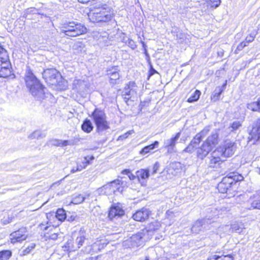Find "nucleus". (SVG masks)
I'll return each mask as SVG.
<instances>
[{"instance_id":"b1692460","label":"nucleus","mask_w":260,"mask_h":260,"mask_svg":"<svg viewBox=\"0 0 260 260\" xmlns=\"http://www.w3.org/2000/svg\"><path fill=\"white\" fill-rule=\"evenodd\" d=\"M210 151L211 150L203 143L201 146L197 150V157L203 159L209 154Z\"/></svg>"},{"instance_id":"6ab92c4d","label":"nucleus","mask_w":260,"mask_h":260,"mask_svg":"<svg viewBox=\"0 0 260 260\" xmlns=\"http://www.w3.org/2000/svg\"><path fill=\"white\" fill-rule=\"evenodd\" d=\"M250 209L260 210V191H257L251 196L247 201Z\"/></svg>"},{"instance_id":"de8ad7c7","label":"nucleus","mask_w":260,"mask_h":260,"mask_svg":"<svg viewBox=\"0 0 260 260\" xmlns=\"http://www.w3.org/2000/svg\"><path fill=\"white\" fill-rule=\"evenodd\" d=\"M131 173V171L129 169H124L121 171L122 174H126L129 175Z\"/></svg>"},{"instance_id":"7ed1b4c3","label":"nucleus","mask_w":260,"mask_h":260,"mask_svg":"<svg viewBox=\"0 0 260 260\" xmlns=\"http://www.w3.org/2000/svg\"><path fill=\"white\" fill-rule=\"evenodd\" d=\"M115 17L114 11L107 4L101 5L90 10L88 13L89 20L93 23L109 24Z\"/></svg>"},{"instance_id":"7c9ffc66","label":"nucleus","mask_w":260,"mask_h":260,"mask_svg":"<svg viewBox=\"0 0 260 260\" xmlns=\"http://www.w3.org/2000/svg\"><path fill=\"white\" fill-rule=\"evenodd\" d=\"M55 217L62 222L65 220L67 218L66 211L63 208H58L55 212Z\"/></svg>"},{"instance_id":"20e7f679","label":"nucleus","mask_w":260,"mask_h":260,"mask_svg":"<svg viewBox=\"0 0 260 260\" xmlns=\"http://www.w3.org/2000/svg\"><path fill=\"white\" fill-rule=\"evenodd\" d=\"M60 32L67 39L76 38L86 35L88 28L85 24L75 21H66L61 24Z\"/></svg>"},{"instance_id":"c756f323","label":"nucleus","mask_w":260,"mask_h":260,"mask_svg":"<svg viewBox=\"0 0 260 260\" xmlns=\"http://www.w3.org/2000/svg\"><path fill=\"white\" fill-rule=\"evenodd\" d=\"M180 135V132L177 133L174 137L170 139L169 144L166 146V148L168 149V151H169L170 149H173L174 148L177 142V140L179 139Z\"/></svg>"},{"instance_id":"37998d69","label":"nucleus","mask_w":260,"mask_h":260,"mask_svg":"<svg viewBox=\"0 0 260 260\" xmlns=\"http://www.w3.org/2000/svg\"><path fill=\"white\" fill-rule=\"evenodd\" d=\"M157 73H158V72L152 67V65H150L148 71L147 79H149L151 76Z\"/></svg>"},{"instance_id":"49530a36","label":"nucleus","mask_w":260,"mask_h":260,"mask_svg":"<svg viewBox=\"0 0 260 260\" xmlns=\"http://www.w3.org/2000/svg\"><path fill=\"white\" fill-rule=\"evenodd\" d=\"M128 45L132 48L134 49L136 47V45L135 44V42L132 39H129L128 40Z\"/></svg>"},{"instance_id":"f257e3e1","label":"nucleus","mask_w":260,"mask_h":260,"mask_svg":"<svg viewBox=\"0 0 260 260\" xmlns=\"http://www.w3.org/2000/svg\"><path fill=\"white\" fill-rule=\"evenodd\" d=\"M243 179V176L238 172H230L218 183L217 189L219 193L226 194L228 198L235 197L238 193L240 183Z\"/></svg>"},{"instance_id":"f704fd0d","label":"nucleus","mask_w":260,"mask_h":260,"mask_svg":"<svg viewBox=\"0 0 260 260\" xmlns=\"http://www.w3.org/2000/svg\"><path fill=\"white\" fill-rule=\"evenodd\" d=\"M220 252H215L210 254L207 258V260H221L222 254H219Z\"/></svg>"},{"instance_id":"9d476101","label":"nucleus","mask_w":260,"mask_h":260,"mask_svg":"<svg viewBox=\"0 0 260 260\" xmlns=\"http://www.w3.org/2000/svg\"><path fill=\"white\" fill-rule=\"evenodd\" d=\"M138 90V86L135 81H130L125 84L121 96L125 103L127 104L132 97L137 94Z\"/></svg>"},{"instance_id":"e433bc0d","label":"nucleus","mask_w":260,"mask_h":260,"mask_svg":"<svg viewBox=\"0 0 260 260\" xmlns=\"http://www.w3.org/2000/svg\"><path fill=\"white\" fill-rule=\"evenodd\" d=\"M149 227L152 231H155L158 229L160 226V224L158 220H155L149 223Z\"/></svg>"},{"instance_id":"8fccbe9b","label":"nucleus","mask_w":260,"mask_h":260,"mask_svg":"<svg viewBox=\"0 0 260 260\" xmlns=\"http://www.w3.org/2000/svg\"><path fill=\"white\" fill-rule=\"evenodd\" d=\"M217 55L220 57H222L224 55V51L223 50H221L220 51L217 52Z\"/></svg>"},{"instance_id":"423d86ee","label":"nucleus","mask_w":260,"mask_h":260,"mask_svg":"<svg viewBox=\"0 0 260 260\" xmlns=\"http://www.w3.org/2000/svg\"><path fill=\"white\" fill-rule=\"evenodd\" d=\"M15 74L13 70L7 50L0 45V78H14Z\"/></svg>"},{"instance_id":"09e8293b","label":"nucleus","mask_w":260,"mask_h":260,"mask_svg":"<svg viewBox=\"0 0 260 260\" xmlns=\"http://www.w3.org/2000/svg\"><path fill=\"white\" fill-rule=\"evenodd\" d=\"M128 178L131 180H134L135 179H137V177H136V175H135L131 173V174L128 175Z\"/></svg>"},{"instance_id":"3c124183","label":"nucleus","mask_w":260,"mask_h":260,"mask_svg":"<svg viewBox=\"0 0 260 260\" xmlns=\"http://www.w3.org/2000/svg\"><path fill=\"white\" fill-rule=\"evenodd\" d=\"M85 260H97V258L96 257H89L86 258Z\"/></svg>"},{"instance_id":"6e6d98bb","label":"nucleus","mask_w":260,"mask_h":260,"mask_svg":"<svg viewBox=\"0 0 260 260\" xmlns=\"http://www.w3.org/2000/svg\"><path fill=\"white\" fill-rule=\"evenodd\" d=\"M259 173L260 174V167H259Z\"/></svg>"},{"instance_id":"c85d7f7f","label":"nucleus","mask_w":260,"mask_h":260,"mask_svg":"<svg viewBox=\"0 0 260 260\" xmlns=\"http://www.w3.org/2000/svg\"><path fill=\"white\" fill-rule=\"evenodd\" d=\"M113 187L110 182L102 186L101 188V192L104 194L110 196L115 193L113 191Z\"/></svg>"},{"instance_id":"a211bd4d","label":"nucleus","mask_w":260,"mask_h":260,"mask_svg":"<svg viewBox=\"0 0 260 260\" xmlns=\"http://www.w3.org/2000/svg\"><path fill=\"white\" fill-rule=\"evenodd\" d=\"M219 141V134L217 133H214L209 135L203 142V143L212 150L218 144Z\"/></svg>"},{"instance_id":"cd10ccee","label":"nucleus","mask_w":260,"mask_h":260,"mask_svg":"<svg viewBox=\"0 0 260 260\" xmlns=\"http://www.w3.org/2000/svg\"><path fill=\"white\" fill-rule=\"evenodd\" d=\"M247 108L252 112H260V98H258L256 101L248 103Z\"/></svg>"},{"instance_id":"473e14b6","label":"nucleus","mask_w":260,"mask_h":260,"mask_svg":"<svg viewBox=\"0 0 260 260\" xmlns=\"http://www.w3.org/2000/svg\"><path fill=\"white\" fill-rule=\"evenodd\" d=\"M12 255L10 250H3L0 251V260H8Z\"/></svg>"},{"instance_id":"bb28decb","label":"nucleus","mask_w":260,"mask_h":260,"mask_svg":"<svg viewBox=\"0 0 260 260\" xmlns=\"http://www.w3.org/2000/svg\"><path fill=\"white\" fill-rule=\"evenodd\" d=\"M227 85V80H225L224 82L222 84V86L220 87H219V91L217 92L213 93L211 95V100L213 102H216L217 101H218L220 99V96L221 94L224 91L225 87Z\"/></svg>"},{"instance_id":"4be33fe9","label":"nucleus","mask_w":260,"mask_h":260,"mask_svg":"<svg viewBox=\"0 0 260 260\" xmlns=\"http://www.w3.org/2000/svg\"><path fill=\"white\" fill-rule=\"evenodd\" d=\"M158 141H155L152 144L147 145L142 148L139 151V154L142 155H145L148 153H151L152 151L154 149L158 147Z\"/></svg>"},{"instance_id":"ea45409f","label":"nucleus","mask_w":260,"mask_h":260,"mask_svg":"<svg viewBox=\"0 0 260 260\" xmlns=\"http://www.w3.org/2000/svg\"><path fill=\"white\" fill-rule=\"evenodd\" d=\"M241 125L242 124L240 121H234L231 124V127L232 128L233 131H236L241 126Z\"/></svg>"},{"instance_id":"72a5a7b5","label":"nucleus","mask_w":260,"mask_h":260,"mask_svg":"<svg viewBox=\"0 0 260 260\" xmlns=\"http://www.w3.org/2000/svg\"><path fill=\"white\" fill-rule=\"evenodd\" d=\"M85 198L82 194H77L72 199L71 203L75 205L80 204L84 202Z\"/></svg>"},{"instance_id":"2eb2a0df","label":"nucleus","mask_w":260,"mask_h":260,"mask_svg":"<svg viewBox=\"0 0 260 260\" xmlns=\"http://www.w3.org/2000/svg\"><path fill=\"white\" fill-rule=\"evenodd\" d=\"M27 238V234L26 228L21 227L10 234V242L13 244L21 243L26 240Z\"/></svg>"},{"instance_id":"a878e982","label":"nucleus","mask_w":260,"mask_h":260,"mask_svg":"<svg viewBox=\"0 0 260 260\" xmlns=\"http://www.w3.org/2000/svg\"><path fill=\"white\" fill-rule=\"evenodd\" d=\"M113 187V191L115 193L117 192H122L125 188L124 182L120 180L116 179L111 182Z\"/></svg>"},{"instance_id":"c9c22d12","label":"nucleus","mask_w":260,"mask_h":260,"mask_svg":"<svg viewBox=\"0 0 260 260\" xmlns=\"http://www.w3.org/2000/svg\"><path fill=\"white\" fill-rule=\"evenodd\" d=\"M133 133H134V130L128 131L126 132V133H125L124 134L120 135L118 137L117 140L118 141H123V140H125L126 139L128 138L129 137V136Z\"/></svg>"},{"instance_id":"6e6552de","label":"nucleus","mask_w":260,"mask_h":260,"mask_svg":"<svg viewBox=\"0 0 260 260\" xmlns=\"http://www.w3.org/2000/svg\"><path fill=\"white\" fill-rule=\"evenodd\" d=\"M59 224H53L51 219L46 223H41L38 225V228L43 238L46 241L56 240L59 236L58 232H55L56 228Z\"/></svg>"},{"instance_id":"1a4fd4ad","label":"nucleus","mask_w":260,"mask_h":260,"mask_svg":"<svg viewBox=\"0 0 260 260\" xmlns=\"http://www.w3.org/2000/svg\"><path fill=\"white\" fill-rule=\"evenodd\" d=\"M24 80L26 87L31 93H36L40 90L43 91L45 88L40 80L37 78L30 69L26 70Z\"/></svg>"},{"instance_id":"39448f33","label":"nucleus","mask_w":260,"mask_h":260,"mask_svg":"<svg viewBox=\"0 0 260 260\" xmlns=\"http://www.w3.org/2000/svg\"><path fill=\"white\" fill-rule=\"evenodd\" d=\"M42 78L50 87L62 89L65 86L66 80L61 73L55 68H48L42 72Z\"/></svg>"},{"instance_id":"dca6fc26","label":"nucleus","mask_w":260,"mask_h":260,"mask_svg":"<svg viewBox=\"0 0 260 260\" xmlns=\"http://www.w3.org/2000/svg\"><path fill=\"white\" fill-rule=\"evenodd\" d=\"M207 132L208 130L205 132H204V130H202L201 132L196 134L193 137V140L190 141L188 146L184 149V151L188 153L192 152L196 149V146L199 145L202 141Z\"/></svg>"},{"instance_id":"58836bf2","label":"nucleus","mask_w":260,"mask_h":260,"mask_svg":"<svg viewBox=\"0 0 260 260\" xmlns=\"http://www.w3.org/2000/svg\"><path fill=\"white\" fill-rule=\"evenodd\" d=\"M36 247V244L35 243H32L30 245L28 246L25 249L23 250L22 255H27L30 252V251L35 248Z\"/></svg>"},{"instance_id":"f3484780","label":"nucleus","mask_w":260,"mask_h":260,"mask_svg":"<svg viewBox=\"0 0 260 260\" xmlns=\"http://www.w3.org/2000/svg\"><path fill=\"white\" fill-rule=\"evenodd\" d=\"M95 157L93 155H87L85 156L82 160H78L77 162L76 166L72 169L71 172L73 173L81 171L88 166L91 165Z\"/></svg>"},{"instance_id":"c03bdc74","label":"nucleus","mask_w":260,"mask_h":260,"mask_svg":"<svg viewBox=\"0 0 260 260\" xmlns=\"http://www.w3.org/2000/svg\"><path fill=\"white\" fill-rule=\"evenodd\" d=\"M77 240H78V246L79 247L82 245L83 243L84 242L85 240V237L84 236H80L78 237L77 238Z\"/></svg>"},{"instance_id":"2f4dec72","label":"nucleus","mask_w":260,"mask_h":260,"mask_svg":"<svg viewBox=\"0 0 260 260\" xmlns=\"http://www.w3.org/2000/svg\"><path fill=\"white\" fill-rule=\"evenodd\" d=\"M201 94V92L198 89H196L191 95L188 98L187 102L189 103H191L197 102L200 98Z\"/></svg>"},{"instance_id":"5fc2aeb1","label":"nucleus","mask_w":260,"mask_h":260,"mask_svg":"<svg viewBox=\"0 0 260 260\" xmlns=\"http://www.w3.org/2000/svg\"><path fill=\"white\" fill-rule=\"evenodd\" d=\"M145 260H149V258L148 257H146L145 259Z\"/></svg>"},{"instance_id":"4c0bfd02","label":"nucleus","mask_w":260,"mask_h":260,"mask_svg":"<svg viewBox=\"0 0 260 260\" xmlns=\"http://www.w3.org/2000/svg\"><path fill=\"white\" fill-rule=\"evenodd\" d=\"M70 145V142L69 140L61 141L59 140H56L55 146L57 147H63Z\"/></svg>"},{"instance_id":"0eeeda50","label":"nucleus","mask_w":260,"mask_h":260,"mask_svg":"<svg viewBox=\"0 0 260 260\" xmlns=\"http://www.w3.org/2000/svg\"><path fill=\"white\" fill-rule=\"evenodd\" d=\"M90 117L95 124L97 133H100L110 128V122L103 110L95 108L91 112Z\"/></svg>"},{"instance_id":"5701e85b","label":"nucleus","mask_w":260,"mask_h":260,"mask_svg":"<svg viewBox=\"0 0 260 260\" xmlns=\"http://www.w3.org/2000/svg\"><path fill=\"white\" fill-rule=\"evenodd\" d=\"M108 243L109 241L105 236H102L96 239V241L93 243V246L98 250L100 251L103 249Z\"/></svg>"},{"instance_id":"ddd939ff","label":"nucleus","mask_w":260,"mask_h":260,"mask_svg":"<svg viewBox=\"0 0 260 260\" xmlns=\"http://www.w3.org/2000/svg\"><path fill=\"white\" fill-rule=\"evenodd\" d=\"M106 75L108 78L109 82L112 86L118 84L120 78L119 67L113 66L109 67L106 70Z\"/></svg>"},{"instance_id":"9b49d317","label":"nucleus","mask_w":260,"mask_h":260,"mask_svg":"<svg viewBox=\"0 0 260 260\" xmlns=\"http://www.w3.org/2000/svg\"><path fill=\"white\" fill-rule=\"evenodd\" d=\"M247 140L248 143L255 144L260 141V117L252 125L248 131Z\"/></svg>"},{"instance_id":"a19ab883","label":"nucleus","mask_w":260,"mask_h":260,"mask_svg":"<svg viewBox=\"0 0 260 260\" xmlns=\"http://www.w3.org/2000/svg\"><path fill=\"white\" fill-rule=\"evenodd\" d=\"M235 256L232 254H222L221 260H234Z\"/></svg>"},{"instance_id":"79ce46f5","label":"nucleus","mask_w":260,"mask_h":260,"mask_svg":"<svg viewBox=\"0 0 260 260\" xmlns=\"http://www.w3.org/2000/svg\"><path fill=\"white\" fill-rule=\"evenodd\" d=\"M211 7L213 8H216L220 4V0H209Z\"/></svg>"},{"instance_id":"603ef678","label":"nucleus","mask_w":260,"mask_h":260,"mask_svg":"<svg viewBox=\"0 0 260 260\" xmlns=\"http://www.w3.org/2000/svg\"><path fill=\"white\" fill-rule=\"evenodd\" d=\"M70 243L69 242V241H68L66 244L64 245V247H67V245H69Z\"/></svg>"},{"instance_id":"393cba45","label":"nucleus","mask_w":260,"mask_h":260,"mask_svg":"<svg viewBox=\"0 0 260 260\" xmlns=\"http://www.w3.org/2000/svg\"><path fill=\"white\" fill-rule=\"evenodd\" d=\"M81 128L84 133L89 134L93 130L94 126L91 120L86 118L83 121Z\"/></svg>"},{"instance_id":"412c9836","label":"nucleus","mask_w":260,"mask_h":260,"mask_svg":"<svg viewBox=\"0 0 260 260\" xmlns=\"http://www.w3.org/2000/svg\"><path fill=\"white\" fill-rule=\"evenodd\" d=\"M255 38V35L253 34H250L246 37L245 40L240 42L237 46L235 50V53L241 51L243 48L248 45L250 43L253 42Z\"/></svg>"},{"instance_id":"a18cd8bd","label":"nucleus","mask_w":260,"mask_h":260,"mask_svg":"<svg viewBox=\"0 0 260 260\" xmlns=\"http://www.w3.org/2000/svg\"><path fill=\"white\" fill-rule=\"evenodd\" d=\"M159 168V164L158 162H155L153 166V174L156 173Z\"/></svg>"},{"instance_id":"aec40b11","label":"nucleus","mask_w":260,"mask_h":260,"mask_svg":"<svg viewBox=\"0 0 260 260\" xmlns=\"http://www.w3.org/2000/svg\"><path fill=\"white\" fill-rule=\"evenodd\" d=\"M136 174L138 181L141 185H144V183L149 177V170L147 169H141L137 170Z\"/></svg>"},{"instance_id":"f8f14e48","label":"nucleus","mask_w":260,"mask_h":260,"mask_svg":"<svg viewBox=\"0 0 260 260\" xmlns=\"http://www.w3.org/2000/svg\"><path fill=\"white\" fill-rule=\"evenodd\" d=\"M152 212L149 209L143 207L137 210L132 215L133 219L137 222H145L148 221Z\"/></svg>"},{"instance_id":"864d4df0","label":"nucleus","mask_w":260,"mask_h":260,"mask_svg":"<svg viewBox=\"0 0 260 260\" xmlns=\"http://www.w3.org/2000/svg\"><path fill=\"white\" fill-rule=\"evenodd\" d=\"M239 197L243 198L244 197V195H240Z\"/></svg>"},{"instance_id":"4468645a","label":"nucleus","mask_w":260,"mask_h":260,"mask_svg":"<svg viewBox=\"0 0 260 260\" xmlns=\"http://www.w3.org/2000/svg\"><path fill=\"white\" fill-rule=\"evenodd\" d=\"M124 210L120 203L112 205L108 211V218L112 220L122 217L124 214Z\"/></svg>"},{"instance_id":"f03ea898","label":"nucleus","mask_w":260,"mask_h":260,"mask_svg":"<svg viewBox=\"0 0 260 260\" xmlns=\"http://www.w3.org/2000/svg\"><path fill=\"white\" fill-rule=\"evenodd\" d=\"M237 149L236 143L233 141L225 142L222 146L216 148L209 159V167L218 169L228 158L232 157Z\"/></svg>"}]
</instances>
